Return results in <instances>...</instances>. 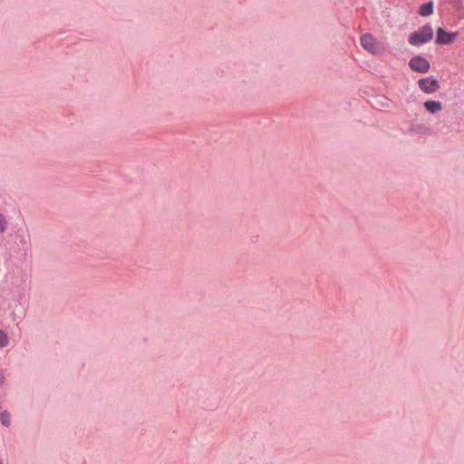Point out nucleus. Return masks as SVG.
Listing matches in <instances>:
<instances>
[{"label":"nucleus","mask_w":464,"mask_h":464,"mask_svg":"<svg viewBox=\"0 0 464 464\" xmlns=\"http://www.w3.org/2000/svg\"><path fill=\"white\" fill-rule=\"evenodd\" d=\"M433 13V3L428 2L424 5H421L419 9V14L421 16H429Z\"/></svg>","instance_id":"0eeeda50"},{"label":"nucleus","mask_w":464,"mask_h":464,"mask_svg":"<svg viewBox=\"0 0 464 464\" xmlns=\"http://www.w3.org/2000/svg\"><path fill=\"white\" fill-rule=\"evenodd\" d=\"M0 381H2V378H0Z\"/></svg>","instance_id":"f8f14e48"},{"label":"nucleus","mask_w":464,"mask_h":464,"mask_svg":"<svg viewBox=\"0 0 464 464\" xmlns=\"http://www.w3.org/2000/svg\"><path fill=\"white\" fill-rule=\"evenodd\" d=\"M433 37V30L430 24H425L418 31L411 33L409 36V43L411 45H421L430 42Z\"/></svg>","instance_id":"f257e3e1"},{"label":"nucleus","mask_w":464,"mask_h":464,"mask_svg":"<svg viewBox=\"0 0 464 464\" xmlns=\"http://www.w3.org/2000/svg\"><path fill=\"white\" fill-rule=\"evenodd\" d=\"M418 86L425 93H434L440 89L438 80L432 76L420 79Z\"/></svg>","instance_id":"7ed1b4c3"},{"label":"nucleus","mask_w":464,"mask_h":464,"mask_svg":"<svg viewBox=\"0 0 464 464\" xmlns=\"http://www.w3.org/2000/svg\"><path fill=\"white\" fill-rule=\"evenodd\" d=\"M7 227V220L5 217L0 213V235L5 231Z\"/></svg>","instance_id":"1a4fd4ad"},{"label":"nucleus","mask_w":464,"mask_h":464,"mask_svg":"<svg viewBox=\"0 0 464 464\" xmlns=\"http://www.w3.org/2000/svg\"><path fill=\"white\" fill-rule=\"evenodd\" d=\"M8 344L7 334L0 330V347H5Z\"/></svg>","instance_id":"9d476101"},{"label":"nucleus","mask_w":464,"mask_h":464,"mask_svg":"<svg viewBox=\"0 0 464 464\" xmlns=\"http://www.w3.org/2000/svg\"><path fill=\"white\" fill-rule=\"evenodd\" d=\"M0 381H2V378H0Z\"/></svg>","instance_id":"9b49d317"},{"label":"nucleus","mask_w":464,"mask_h":464,"mask_svg":"<svg viewBox=\"0 0 464 464\" xmlns=\"http://www.w3.org/2000/svg\"><path fill=\"white\" fill-rule=\"evenodd\" d=\"M361 44L364 50L374 55L382 54L385 52L384 44L370 34L362 35Z\"/></svg>","instance_id":"f03ea898"},{"label":"nucleus","mask_w":464,"mask_h":464,"mask_svg":"<svg viewBox=\"0 0 464 464\" xmlns=\"http://www.w3.org/2000/svg\"><path fill=\"white\" fill-rule=\"evenodd\" d=\"M424 107L430 113L439 112L442 109L441 102L437 101H427L424 102Z\"/></svg>","instance_id":"423d86ee"},{"label":"nucleus","mask_w":464,"mask_h":464,"mask_svg":"<svg viewBox=\"0 0 464 464\" xmlns=\"http://www.w3.org/2000/svg\"><path fill=\"white\" fill-rule=\"evenodd\" d=\"M0 418H1V422L3 425H5V426L10 425V415L7 411L1 412Z\"/></svg>","instance_id":"6e6552de"},{"label":"nucleus","mask_w":464,"mask_h":464,"mask_svg":"<svg viewBox=\"0 0 464 464\" xmlns=\"http://www.w3.org/2000/svg\"><path fill=\"white\" fill-rule=\"evenodd\" d=\"M458 35V33H448L442 28L437 30L436 43L438 44H450L454 42Z\"/></svg>","instance_id":"39448f33"},{"label":"nucleus","mask_w":464,"mask_h":464,"mask_svg":"<svg viewBox=\"0 0 464 464\" xmlns=\"http://www.w3.org/2000/svg\"><path fill=\"white\" fill-rule=\"evenodd\" d=\"M409 66L415 72L425 73L429 71L430 64L427 59L421 56H414L410 60Z\"/></svg>","instance_id":"20e7f679"}]
</instances>
